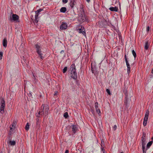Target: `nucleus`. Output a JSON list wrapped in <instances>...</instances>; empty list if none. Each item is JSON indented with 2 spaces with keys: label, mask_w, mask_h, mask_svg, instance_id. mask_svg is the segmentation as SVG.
Here are the masks:
<instances>
[{
  "label": "nucleus",
  "mask_w": 153,
  "mask_h": 153,
  "mask_svg": "<svg viewBox=\"0 0 153 153\" xmlns=\"http://www.w3.org/2000/svg\"><path fill=\"white\" fill-rule=\"evenodd\" d=\"M70 71H71V77L73 79H75L77 76V74L74 64L71 65L70 68Z\"/></svg>",
  "instance_id": "obj_1"
},
{
  "label": "nucleus",
  "mask_w": 153,
  "mask_h": 153,
  "mask_svg": "<svg viewBox=\"0 0 153 153\" xmlns=\"http://www.w3.org/2000/svg\"><path fill=\"white\" fill-rule=\"evenodd\" d=\"M43 107V110L41 111H40L38 113V114L36 115L38 117H40V115L43 114L44 115L46 116L48 114V111L49 110V108L48 106L46 105L45 106V104L42 105Z\"/></svg>",
  "instance_id": "obj_2"
},
{
  "label": "nucleus",
  "mask_w": 153,
  "mask_h": 153,
  "mask_svg": "<svg viewBox=\"0 0 153 153\" xmlns=\"http://www.w3.org/2000/svg\"><path fill=\"white\" fill-rule=\"evenodd\" d=\"M35 47L36 49L37 52L39 56L40 57V58L42 59H43L44 58V57L42 56V51H41V47L38 44H36L35 45Z\"/></svg>",
  "instance_id": "obj_3"
},
{
  "label": "nucleus",
  "mask_w": 153,
  "mask_h": 153,
  "mask_svg": "<svg viewBox=\"0 0 153 153\" xmlns=\"http://www.w3.org/2000/svg\"><path fill=\"white\" fill-rule=\"evenodd\" d=\"M149 111L148 110H147L146 113L145 117L144 118V120L143 122V125L145 126L146 125L147 123V121L148 120V117L149 115Z\"/></svg>",
  "instance_id": "obj_4"
},
{
  "label": "nucleus",
  "mask_w": 153,
  "mask_h": 153,
  "mask_svg": "<svg viewBox=\"0 0 153 153\" xmlns=\"http://www.w3.org/2000/svg\"><path fill=\"white\" fill-rule=\"evenodd\" d=\"M146 134L143 133L142 136L141 137V143L142 148L145 147V146L146 144Z\"/></svg>",
  "instance_id": "obj_5"
},
{
  "label": "nucleus",
  "mask_w": 153,
  "mask_h": 153,
  "mask_svg": "<svg viewBox=\"0 0 153 153\" xmlns=\"http://www.w3.org/2000/svg\"><path fill=\"white\" fill-rule=\"evenodd\" d=\"M19 19V16L16 14H13L12 16H11L9 19L10 21L13 22V21L17 22Z\"/></svg>",
  "instance_id": "obj_6"
},
{
  "label": "nucleus",
  "mask_w": 153,
  "mask_h": 153,
  "mask_svg": "<svg viewBox=\"0 0 153 153\" xmlns=\"http://www.w3.org/2000/svg\"><path fill=\"white\" fill-rule=\"evenodd\" d=\"M86 17L85 15L84 14H81V15H80L78 18V20L81 23L85 22L86 20Z\"/></svg>",
  "instance_id": "obj_7"
},
{
  "label": "nucleus",
  "mask_w": 153,
  "mask_h": 153,
  "mask_svg": "<svg viewBox=\"0 0 153 153\" xmlns=\"http://www.w3.org/2000/svg\"><path fill=\"white\" fill-rule=\"evenodd\" d=\"M43 10L42 9H40L36 11L35 12L36 13V15L35 16V22L37 23L38 22V16L39 15V13L42 11Z\"/></svg>",
  "instance_id": "obj_8"
},
{
  "label": "nucleus",
  "mask_w": 153,
  "mask_h": 153,
  "mask_svg": "<svg viewBox=\"0 0 153 153\" xmlns=\"http://www.w3.org/2000/svg\"><path fill=\"white\" fill-rule=\"evenodd\" d=\"M67 23L64 22H62L60 27V28L61 30H65L67 28Z\"/></svg>",
  "instance_id": "obj_9"
},
{
  "label": "nucleus",
  "mask_w": 153,
  "mask_h": 153,
  "mask_svg": "<svg viewBox=\"0 0 153 153\" xmlns=\"http://www.w3.org/2000/svg\"><path fill=\"white\" fill-rule=\"evenodd\" d=\"M109 10L112 11L117 12L118 10V9L117 7H111L109 8Z\"/></svg>",
  "instance_id": "obj_10"
},
{
  "label": "nucleus",
  "mask_w": 153,
  "mask_h": 153,
  "mask_svg": "<svg viewBox=\"0 0 153 153\" xmlns=\"http://www.w3.org/2000/svg\"><path fill=\"white\" fill-rule=\"evenodd\" d=\"M126 65L127 68V73L128 74H129L130 72V65L128 63V62H126Z\"/></svg>",
  "instance_id": "obj_11"
},
{
  "label": "nucleus",
  "mask_w": 153,
  "mask_h": 153,
  "mask_svg": "<svg viewBox=\"0 0 153 153\" xmlns=\"http://www.w3.org/2000/svg\"><path fill=\"white\" fill-rule=\"evenodd\" d=\"M5 105V101L4 100L2 99L1 101L0 107L4 108Z\"/></svg>",
  "instance_id": "obj_12"
},
{
  "label": "nucleus",
  "mask_w": 153,
  "mask_h": 153,
  "mask_svg": "<svg viewBox=\"0 0 153 153\" xmlns=\"http://www.w3.org/2000/svg\"><path fill=\"white\" fill-rule=\"evenodd\" d=\"M7 143L10 146H14L16 144V142L14 141H7Z\"/></svg>",
  "instance_id": "obj_13"
},
{
  "label": "nucleus",
  "mask_w": 153,
  "mask_h": 153,
  "mask_svg": "<svg viewBox=\"0 0 153 153\" xmlns=\"http://www.w3.org/2000/svg\"><path fill=\"white\" fill-rule=\"evenodd\" d=\"M76 2L74 0L73 1H71L70 5L71 8H73L74 7V6Z\"/></svg>",
  "instance_id": "obj_14"
},
{
  "label": "nucleus",
  "mask_w": 153,
  "mask_h": 153,
  "mask_svg": "<svg viewBox=\"0 0 153 153\" xmlns=\"http://www.w3.org/2000/svg\"><path fill=\"white\" fill-rule=\"evenodd\" d=\"M7 41L6 39H4L3 40V45L4 47H6L7 46Z\"/></svg>",
  "instance_id": "obj_15"
},
{
  "label": "nucleus",
  "mask_w": 153,
  "mask_h": 153,
  "mask_svg": "<svg viewBox=\"0 0 153 153\" xmlns=\"http://www.w3.org/2000/svg\"><path fill=\"white\" fill-rule=\"evenodd\" d=\"M36 125L37 128H39L40 126V119L39 118L36 119Z\"/></svg>",
  "instance_id": "obj_16"
},
{
  "label": "nucleus",
  "mask_w": 153,
  "mask_h": 153,
  "mask_svg": "<svg viewBox=\"0 0 153 153\" xmlns=\"http://www.w3.org/2000/svg\"><path fill=\"white\" fill-rule=\"evenodd\" d=\"M149 44L148 42H146L145 44V48L146 50H147L148 49L149 47Z\"/></svg>",
  "instance_id": "obj_17"
},
{
  "label": "nucleus",
  "mask_w": 153,
  "mask_h": 153,
  "mask_svg": "<svg viewBox=\"0 0 153 153\" xmlns=\"http://www.w3.org/2000/svg\"><path fill=\"white\" fill-rule=\"evenodd\" d=\"M66 11V8L65 7H62L60 9L61 12L64 13Z\"/></svg>",
  "instance_id": "obj_18"
},
{
  "label": "nucleus",
  "mask_w": 153,
  "mask_h": 153,
  "mask_svg": "<svg viewBox=\"0 0 153 153\" xmlns=\"http://www.w3.org/2000/svg\"><path fill=\"white\" fill-rule=\"evenodd\" d=\"M72 128V131L74 133H75L77 129V128L76 126L75 125H73Z\"/></svg>",
  "instance_id": "obj_19"
},
{
  "label": "nucleus",
  "mask_w": 153,
  "mask_h": 153,
  "mask_svg": "<svg viewBox=\"0 0 153 153\" xmlns=\"http://www.w3.org/2000/svg\"><path fill=\"white\" fill-rule=\"evenodd\" d=\"M152 143H153V141H151L147 143V148H146L147 149L149 148V147H150L151 145H152Z\"/></svg>",
  "instance_id": "obj_20"
},
{
  "label": "nucleus",
  "mask_w": 153,
  "mask_h": 153,
  "mask_svg": "<svg viewBox=\"0 0 153 153\" xmlns=\"http://www.w3.org/2000/svg\"><path fill=\"white\" fill-rule=\"evenodd\" d=\"M10 130L9 132V134L11 135L12 133V132L13 131L15 130V128L13 127H12L11 126H10Z\"/></svg>",
  "instance_id": "obj_21"
},
{
  "label": "nucleus",
  "mask_w": 153,
  "mask_h": 153,
  "mask_svg": "<svg viewBox=\"0 0 153 153\" xmlns=\"http://www.w3.org/2000/svg\"><path fill=\"white\" fill-rule=\"evenodd\" d=\"M132 54H133L134 56V60H135L136 57V53L134 50H133L132 51Z\"/></svg>",
  "instance_id": "obj_22"
},
{
  "label": "nucleus",
  "mask_w": 153,
  "mask_h": 153,
  "mask_svg": "<svg viewBox=\"0 0 153 153\" xmlns=\"http://www.w3.org/2000/svg\"><path fill=\"white\" fill-rule=\"evenodd\" d=\"M29 125L28 123H27L25 126V129L27 131L29 129Z\"/></svg>",
  "instance_id": "obj_23"
},
{
  "label": "nucleus",
  "mask_w": 153,
  "mask_h": 153,
  "mask_svg": "<svg viewBox=\"0 0 153 153\" xmlns=\"http://www.w3.org/2000/svg\"><path fill=\"white\" fill-rule=\"evenodd\" d=\"M79 33H82L83 34H84L85 33L83 30H82L81 29H80L79 30Z\"/></svg>",
  "instance_id": "obj_24"
},
{
  "label": "nucleus",
  "mask_w": 153,
  "mask_h": 153,
  "mask_svg": "<svg viewBox=\"0 0 153 153\" xmlns=\"http://www.w3.org/2000/svg\"><path fill=\"white\" fill-rule=\"evenodd\" d=\"M4 108H3L0 107V112L1 114H3L4 112Z\"/></svg>",
  "instance_id": "obj_25"
},
{
  "label": "nucleus",
  "mask_w": 153,
  "mask_h": 153,
  "mask_svg": "<svg viewBox=\"0 0 153 153\" xmlns=\"http://www.w3.org/2000/svg\"><path fill=\"white\" fill-rule=\"evenodd\" d=\"M95 109H97L98 108V104L97 102H96L95 103Z\"/></svg>",
  "instance_id": "obj_26"
},
{
  "label": "nucleus",
  "mask_w": 153,
  "mask_h": 153,
  "mask_svg": "<svg viewBox=\"0 0 153 153\" xmlns=\"http://www.w3.org/2000/svg\"><path fill=\"white\" fill-rule=\"evenodd\" d=\"M67 67H65L63 70V73H65L67 71Z\"/></svg>",
  "instance_id": "obj_27"
},
{
  "label": "nucleus",
  "mask_w": 153,
  "mask_h": 153,
  "mask_svg": "<svg viewBox=\"0 0 153 153\" xmlns=\"http://www.w3.org/2000/svg\"><path fill=\"white\" fill-rule=\"evenodd\" d=\"M64 117H65V118H67L68 116V113L67 112H65V113H64Z\"/></svg>",
  "instance_id": "obj_28"
},
{
  "label": "nucleus",
  "mask_w": 153,
  "mask_h": 153,
  "mask_svg": "<svg viewBox=\"0 0 153 153\" xmlns=\"http://www.w3.org/2000/svg\"><path fill=\"white\" fill-rule=\"evenodd\" d=\"M16 126V124L14 123V122H13L12 123L11 125L10 126H11V127L13 128H14H14H15Z\"/></svg>",
  "instance_id": "obj_29"
},
{
  "label": "nucleus",
  "mask_w": 153,
  "mask_h": 153,
  "mask_svg": "<svg viewBox=\"0 0 153 153\" xmlns=\"http://www.w3.org/2000/svg\"><path fill=\"white\" fill-rule=\"evenodd\" d=\"M147 149V148L145 149V147L142 148V150L143 151V153H146V150Z\"/></svg>",
  "instance_id": "obj_30"
},
{
  "label": "nucleus",
  "mask_w": 153,
  "mask_h": 153,
  "mask_svg": "<svg viewBox=\"0 0 153 153\" xmlns=\"http://www.w3.org/2000/svg\"><path fill=\"white\" fill-rule=\"evenodd\" d=\"M96 112L98 113V114H99L100 113V111L99 108L96 109Z\"/></svg>",
  "instance_id": "obj_31"
},
{
  "label": "nucleus",
  "mask_w": 153,
  "mask_h": 153,
  "mask_svg": "<svg viewBox=\"0 0 153 153\" xmlns=\"http://www.w3.org/2000/svg\"><path fill=\"white\" fill-rule=\"evenodd\" d=\"M2 52H0V59H2Z\"/></svg>",
  "instance_id": "obj_32"
},
{
  "label": "nucleus",
  "mask_w": 153,
  "mask_h": 153,
  "mask_svg": "<svg viewBox=\"0 0 153 153\" xmlns=\"http://www.w3.org/2000/svg\"><path fill=\"white\" fill-rule=\"evenodd\" d=\"M106 91L107 92L109 95H110L111 94V93H110V90L109 89H107L106 90Z\"/></svg>",
  "instance_id": "obj_33"
},
{
  "label": "nucleus",
  "mask_w": 153,
  "mask_h": 153,
  "mask_svg": "<svg viewBox=\"0 0 153 153\" xmlns=\"http://www.w3.org/2000/svg\"><path fill=\"white\" fill-rule=\"evenodd\" d=\"M33 77H34V78H33L34 81L35 82H36L37 81V80L36 79V77H35L34 75L33 74Z\"/></svg>",
  "instance_id": "obj_34"
},
{
  "label": "nucleus",
  "mask_w": 153,
  "mask_h": 153,
  "mask_svg": "<svg viewBox=\"0 0 153 153\" xmlns=\"http://www.w3.org/2000/svg\"><path fill=\"white\" fill-rule=\"evenodd\" d=\"M68 0H62V2L64 3H66L68 2Z\"/></svg>",
  "instance_id": "obj_35"
},
{
  "label": "nucleus",
  "mask_w": 153,
  "mask_h": 153,
  "mask_svg": "<svg viewBox=\"0 0 153 153\" xmlns=\"http://www.w3.org/2000/svg\"><path fill=\"white\" fill-rule=\"evenodd\" d=\"M125 60L126 62L128 61L126 55H125Z\"/></svg>",
  "instance_id": "obj_36"
},
{
  "label": "nucleus",
  "mask_w": 153,
  "mask_h": 153,
  "mask_svg": "<svg viewBox=\"0 0 153 153\" xmlns=\"http://www.w3.org/2000/svg\"><path fill=\"white\" fill-rule=\"evenodd\" d=\"M117 126L116 125H115L113 127V129L114 130H115L117 129Z\"/></svg>",
  "instance_id": "obj_37"
},
{
  "label": "nucleus",
  "mask_w": 153,
  "mask_h": 153,
  "mask_svg": "<svg viewBox=\"0 0 153 153\" xmlns=\"http://www.w3.org/2000/svg\"><path fill=\"white\" fill-rule=\"evenodd\" d=\"M149 26H147V28H146V30L148 32V31L149 30Z\"/></svg>",
  "instance_id": "obj_38"
},
{
  "label": "nucleus",
  "mask_w": 153,
  "mask_h": 153,
  "mask_svg": "<svg viewBox=\"0 0 153 153\" xmlns=\"http://www.w3.org/2000/svg\"><path fill=\"white\" fill-rule=\"evenodd\" d=\"M57 94V91H55V93H54V96H56Z\"/></svg>",
  "instance_id": "obj_39"
},
{
  "label": "nucleus",
  "mask_w": 153,
  "mask_h": 153,
  "mask_svg": "<svg viewBox=\"0 0 153 153\" xmlns=\"http://www.w3.org/2000/svg\"><path fill=\"white\" fill-rule=\"evenodd\" d=\"M69 151L68 150H66L65 152V153H68Z\"/></svg>",
  "instance_id": "obj_40"
},
{
  "label": "nucleus",
  "mask_w": 153,
  "mask_h": 153,
  "mask_svg": "<svg viewBox=\"0 0 153 153\" xmlns=\"http://www.w3.org/2000/svg\"><path fill=\"white\" fill-rule=\"evenodd\" d=\"M86 1L88 2V3H89V2H90V0H86Z\"/></svg>",
  "instance_id": "obj_41"
},
{
  "label": "nucleus",
  "mask_w": 153,
  "mask_h": 153,
  "mask_svg": "<svg viewBox=\"0 0 153 153\" xmlns=\"http://www.w3.org/2000/svg\"><path fill=\"white\" fill-rule=\"evenodd\" d=\"M29 96H32V94H31V93H30L29 94Z\"/></svg>",
  "instance_id": "obj_42"
},
{
  "label": "nucleus",
  "mask_w": 153,
  "mask_h": 153,
  "mask_svg": "<svg viewBox=\"0 0 153 153\" xmlns=\"http://www.w3.org/2000/svg\"><path fill=\"white\" fill-rule=\"evenodd\" d=\"M64 52V51H62L61 52H60V53H63Z\"/></svg>",
  "instance_id": "obj_43"
},
{
  "label": "nucleus",
  "mask_w": 153,
  "mask_h": 153,
  "mask_svg": "<svg viewBox=\"0 0 153 153\" xmlns=\"http://www.w3.org/2000/svg\"><path fill=\"white\" fill-rule=\"evenodd\" d=\"M152 140H153V137H152L151 138Z\"/></svg>",
  "instance_id": "obj_44"
},
{
  "label": "nucleus",
  "mask_w": 153,
  "mask_h": 153,
  "mask_svg": "<svg viewBox=\"0 0 153 153\" xmlns=\"http://www.w3.org/2000/svg\"><path fill=\"white\" fill-rule=\"evenodd\" d=\"M120 153H123V152H121Z\"/></svg>",
  "instance_id": "obj_45"
},
{
  "label": "nucleus",
  "mask_w": 153,
  "mask_h": 153,
  "mask_svg": "<svg viewBox=\"0 0 153 153\" xmlns=\"http://www.w3.org/2000/svg\"><path fill=\"white\" fill-rule=\"evenodd\" d=\"M127 97V96H126V98Z\"/></svg>",
  "instance_id": "obj_46"
}]
</instances>
